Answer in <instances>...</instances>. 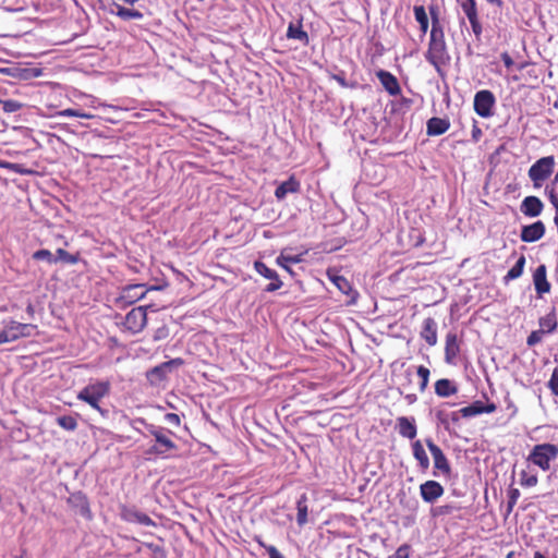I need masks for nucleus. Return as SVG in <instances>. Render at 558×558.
Returning <instances> with one entry per match:
<instances>
[{
  "instance_id": "44",
  "label": "nucleus",
  "mask_w": 558,
  "mask_h": 558,
  "mask_svg": "<svg viewBox=\"0 0 558 558\" xmlns=\"http://www.w3.org/2000/svg\"><path fill=\"white\" fill-rule=\"evenodd\" d=\"M0 104L2 105L3 111L7 113L16 112L22 108V104L13 99L0 100Z\"/></svg>"
},
{
  "instance_id": "20",
  "label": "nucleus",
  "mask_w": 558,
  "mask_h": 558,
  "mask_svg": "<svg viewBox=\"0 0 558 558\" xmlns=\"http://www.w3.org/2000/svg\"><path fill=\"white\" fill-rule=\"evenodd\" d=\"M376 76L378 77L379 82L384 86V88L392 96H396L400 94L401 88L399 85V82L395 75H392L390 72L385 70H379L376 73Z\"/></svg>"
},
{
  "instance_id": "52",
  "label": "nucleus",
  "mask_w": 558,
  "mask_h": 558,
  "mask_svg": "<svg viewBox=\"0 0 558 558\" xmlns=\"http://www.w3.org/2000/svg\"><path fill=\"white\" fill-rule=\"evenodd\" d=\"M0 168L10 169V170H13L16 173H25V170H23L22 166L19 165V163H11V162H7V161H1L0 160Z\"/></svg>"
},
{
  "instance_id": "25",
  "label": "nucleus",
  "mask_w": 558,
  "mask_h": 558,
  "mask_svg": "<svg viewBox=\"0 0 558 558\" xmlns=\"http://www.w3.org/2000/svg\"><path fill=\"white\" fill-rule=\"evenodd\" d=\"M300 186V182L293 175H291L287 181H283L277 186L275 196L278 199H283L289 193L299 192Z\"/></svg>"
},
{
  "instance_id": "16",
  "label": "nucleus",
  "mask_w": 558,
  "mask_h": 558,
  "mask_svg": "<svg viewBox=\"0 0 558 558\" xmlns=\"http://www.w3.org/2000/svg\"><path fill=\"white\" fill-rule=\"evenodd\" d=\"M328 278L330 281L333 282V284L341 291L343 294H345L349 300L347 301V304L353 305L356 303L359 298V292L352 288L350 281L340 275H331L328 271Z\"/></svg>"
},
{
  "instance_id": "63",
  "label": "nucleus",
  "mask_w": 558,
  "mask_h": 558,
  "mask_svg": "<svg viewBox=\"0 0 558 558\" xmlns=\"http://www.w3.org/2000/svg\"><path fill=\"white\" fill-rule=\"evenodd\" d=\"M534 558H546V557L541 551H535Z\"/></svg>"
},
{
  "instance_id": "45",
  "label": "nucleus",
  "mask_w": 558,
  "mask_h": 558,
  "mask_svg": "<svg viewBox=\"0 0 558 558\" xmlns=\"http://www.w3.org/2000/svg\"><path fill=\"white\" fill-rule=\"evenodd\" d=\"M520 497L518 488H510L508 492V511L510 512Z\"/></svg>"
},
{
  "instance_id": "19",
  "label": "nucleus",
  "mask_w": 558,
  "mask_h": 558,
  "mask_svg": "<svg viewBox=\"0 0 558 558\" xmlns=\"http://www.w3.org/2000/svg\"><path fill=\"white\" fill-rule=\"evenodd\" d=\"M544 209L543 202L537 196H526L521 205L520 210L526 217H538Z\"/></svg>"
},
{
  "instance_id": "24",
  "label": "nucleus",
  "mask_w": 558,
  "mask_h": 558,
  "mask_svg": "<svg viewBox=\"0 0 558 558\" xmlns=\"http://www.w3.org/2000/svg\"><path fill=\"white\" fill-rule=\"evenodd\" d=\"M421 337L429 345H435L437 343V324L434 318L427 317L426 319H424Z\"/></svg>"
},
{
  "instance_id": "51",
  "label": "nucleus",
  "mask_w": 558,
  "mask_h": 558,
  "mask_svg": "<svg viewBox=\"0 0 558 558\" xmlns=\"http://www.w3.org/2000/svg\"><path fill=\"white\" fill-rule=\"evenodd\" d=\"M471 27H472V32L474 34V37H475L476 41L481 43L482 41V35H483V25H482L481 21L472 23Z\"/></svg>"
},
{
  "instance_id": "3",
  "label": "nucleus",
  "mask_w": 558,
  "mask_h": 558,
  "mask_svg": "<svg viewBox=\"0 0 558 558\" xmlns=\"http://www.w3.org/2000/svg\"><path fill=\"white\" fill-rule=\"evenodd\" d=\"M110 392V383L109 381H96L90 383L86 387H84L78 393L77 399L86 402L93 409L97 410L101 416L108 417L109 410L102 409L100 407V400L109 395Z\"/></svg>"
},
{
  "instance_id": "12",
  "label": "nucleus",
  "mask_w": 558,
  "mask_h": 558,
  "mask_svg": "<svg viewBox=\"0 0 558 558\" xmlns=\"http://www.w3.org/2000/svg\"><path fill=\"white\" fill-rule=\"evenodd\" d=\"M68 504L75 511V513L82 515L86 520L93 519L89 500L83 492L78 490L70 494Z\"/></svg>"
},
{
  "instance_id": "61",
  "label": "nucleus",
  "mask_w": 558,
  "mask_h": 558,
  "mask_svg": "<svg viewBox=\"0 0 558 558\" xmlns=\"http://www.w3.org/2000/svg\"><path fill=\"white\" fill-rule=\"evenodd\" d=\"M486 1L489 2L490 4L497 5L498 8H501L504 5L502 0H486Z\"/></svg>"
},
{
  "instance_id": "28",
  "label": "nucleus",
  "mask_w": 558,
  "mask_h": 558,
  "mask_svg": "<svg viewBox=\"0 0 558 558\" xmlns=\"http://www.w3.org/2000/svg\"><path fill=\"white\" fill-rule=\"evenodd\" d=\"M287 37L289 39H296L301 41L303 45H308L310 41L308 34L305 31H303L301 21H299L298 24H289L287 29Z\"/></svg>"
},
{
  "instance_id": "18",
  "label": "nucleus",
  "mask_w": 558,
  "mask_h": 558,
  "mask_svg": "<svg viewBox=\"0 0 558 558\" xmlns=\"http://www.w3.org/2000/svg\"><path fill=\"white\" fill-rule=\"evenodd\" d=\"M533 283L538 298L550 291V283L547 280V269L544 264L539 265L533 272Z\"/></svg>"
},
{
  "instance_id": "42",
  "label": "nucleus",
  "mask_w": 558,
  "mask_h": 558,
  "mask_svg": "<svg viewBox=\"0 0 558 558\" xmlns=\"http://www.w3.org/2000/svg\"><path fill=\"white\" fill-rule=\"evenodd\" d=\"M36 260H46L48 264H56L54 255L49 250H38L33 254Z\"/></svg>"
},
{
  "instance_id": "32",
  "label": "nucleus",
  "mask_w": 558,
  "mask_h": 558,
  "mask_svg": "<svg viewBox=\"0 0 558 558\" xmlns=\"http://www.w3.org/2000/svg\"><path fill=\"white\" fill-rule=\"evenodd\" d=\"M301 260H302L301 255H291V254H286L284 252H282L277 257V264L279 266H281L282 268H284L287 271H289L291 275H293V270L290 267L291 264H298Z\"/></svg>"
},
{
  "instance_id": "56",
  "label": "nucleus",
  "mask_w": 558,
  "mask_h": 558,
  "mask_svg": "<svg viewBox=\"0 0 558 558\" xmlns=\"http://www.w3.org/2000/svg\"><path fill=\"white\" fill-rule=\"evenodd\" d=\"M331 78L335 80L336 82H338L342 87L349 86L343 74H332Z\"/></svg>"
},
{
  "instance_id": "13",
  "label": "nucleus",
  "mask_w": 558,
  "mask_h": 558,
  "mask_svg": "<svg viewBox=\"0 0 558 558\" xmlns=\"http://www.w3.org/2000/svg\"><path fill=\"white\" fill-rule=\"evenodd\" d=\"M444 493L442 485L434 480H428L420 485V495L426 504H435Z\"/></svg>"
},
{
  "instance_id": "53",
  "label": "nucleus",
  "mask_w": 558,
  "mask_h": 558,
  "mask_svg": "<svg viewBox=\"0 0 558 558\" xmlns=\"http://www.w3.org/2000/svg\"><path fill=\"white\" fill-rule=\"evenodd\" d=\"M165 421L173 426H179L181 423L180 416L175 413H167Z\"/></svg>"
},
{
  "instance_id": "38",
  "label": "nucleus",
  "mask_w": 558,
  "mask_h": 558,
  "mask_svg": "<svg viewBox=\"0 0 558 558\" xmlns=\"http://www.w3.org/2000/svg\"><path fill=\"white\" fill-rule=\"evenodd\" d=\"M54 255L56 263L61 262L64 264H76L78 258L75 255L70 254L63 248H58Z\"/></svg>"
},
{
  "instance_id": "59",
  "label": "nucleus",
  "mask_w": 558,
  "mask_h": 558,
  "mask_svg": "<svg viewBox=\"0 0 558 558\" xmlns=\"http://www.w3.org/2000/svg\"><path fill=\"white\" fill-rule=\"evenodd\" d=\"M465 15H466V17H468V20H469L470 24H472V23H475V22L480 21V17H478V13H477V11H476V12H473V13L465 14Z\"/></svg>"
},
{
  "instance_id": "7",
  "label": "nucleus",
  "mask_w": 558,
  "mask_h": 558,
  "mask_svg": "<svg viewBox=\"0 0 558 558\" xmlns=\"http://www.w3.org/2000/svg\"><path fill=\"white\" fill-rule=\"evenodd\" d=\"M35 329V325L12 320L5 326L4 330L0 332V344L15 341L22 337H29Z\"/></svg>"
},
{
  "instance_id": "43",
  "label": "nucleus",
  "mask_w": 558,
  "mask_h": 558,
  "mask_svg": "<svg viewBox=\"0 0 558 558\" xmlns=\"http://www.w3.org/2000/svg\"><path fill=\"white\" fill-rule=\"evenodd\" d=\"M58 117H76L83 119H90L93 116L75 109H64L56 113Z\"/></svg>"
},
{
  "instance_id": "6",
  "label": "nucleus",
  "mask_w": 558,
  "mask_h": 558,
  "mask_svg": "<svg viewBox=\"0 0 558 558\" xmlns=\"http://www.w3.org/2000/svg\"><path fill=\"white\" fill-rule=\"evenodd\" d=\"M425 444L430 451V454L434 460V476H445L446 478H449L451 476L452 470L451 465L449 463V460L442 452L439 446H437L432 438H426Z\"/></svg>"
},
{
  "instance_id": "5",
  "label": "nucleus",
  "mask_w": 558,
  "mask_h": 558,
  "mask_svg": "<svg viewBox=\"0 0 558 558\" xmlns=\"http://www.w3.org/2000/svg\"><path fill=\"white\" fill-rule=\"evenodd\" d=\"M554 167V156L542 157L530 167L529 178L533 182L534 187L542 186L543 182L551 175Z\"/></svg>"
},
{
  "instance_id": "36",
  "label": "nucleus",
  "mask_w": 558,
  "mask_h": 558,
  "mask_svg": "<svg viewBox=\"0 0 558 558\" xmlns=\"http://www.w3.org/2000/svg\"><path fill=\"white\" fill-rule=\"evenodd\" d=\"M461 416L472 417L483 413L482 401H474L468 407L460 409Z\"/></svg>"
},
{
  "instance_id": "11",
  "label": "nucleus",
  "mask_w": 558,
  "mask_h": 558,
  "mask_svg": "<svg viewBox=\"0 0 558 558\" xmlns=\"http://www.w3.org/2000/svg\"><path fill=\"white\" fill-rule=\"evenodd\" d=\"M182 364L183 361L181 359H173L168 362H163L147 372V380L151 385L157 386L167 379L168 374L173 369L174 366H180Z\"/></svg>"
},
{
  "instance_id": "40",
  "label": "nucleus",
  "mask_w": 558,
  "mask_h": 558,
  "mask_svg": "<svg viewBox=\"0 0 558 558\" xmlns=\"http://www.w3.org/2000/svg\"><path fill=\"white\" fill-rule=\"evenodd\" d=\"M459 509L460 508L453 504L441 505L433 509V515H449Z\"/></svg>"
},
{
  "instance_id": "37",
  "label": "nucleus",
  "mask_w": 558,
  "mask_h": 558,
  "mask_svg": "<svg viewBox=\"0 0 558 558\" xmlns=\"http://www.w3.org/2000/svg\"><path fill=\"white\" fill-rule=\"evenodd\" d=\"M57 423L60 427L65 430H75L77 427V421L72 415H62L57 417Z\"/></svg>"
},
{
  "instance_id": "8",
  "label": "nucleus",
  "mask_w": 558,
  "mask_h": 558,
  "mask_svg": "<svg viewBox=\"0 0 558 558\" xmlns=\"http://www.w3.org/2000/svg\"><path fill=\"white\" fill-rule=\"evenodd\" d=\"M147 308L148 306H137L125 315L123 325L130 332L138 333L145 328L147 324Z\"/></svg>"
},
{
  "instance_id": "30",
  "label": "nucleus",
  "mask_w": 558,
  "mask_h": 558,
  "mask_svg": "<svg viewBox=\"0 0 558 558\" xmlns=\"http://www.w3.org/2000/svg\"><path fill=\"white\" fill-rule=\"evenodd\" d=\"M541 330L543 332L551 333L557 328V316H556V310L551 308V311L546 314L545 316L541 317L538 320Z\"/></svg>"
},
{
  "instance_id": "55",
  "label": "nucleus",
  "mask_w": 558,
  "mask_h": 558,
  "mask_svg": "<svg viewBox=\"0 0 558 558\" xmlns=\"http://www.w3.org/2000/svg\"><path fill=\"white\" fill-rule=\"evenodd\" d=\"M501 60L507 69H510L513 65V59L508 52L501 53Z\"/></svg>"
},
{
  "instance_id": "33",
  "label": "nucleus",
  "mask_w": 558,
  "mask_h": 558,
  "mask_svg": "<svg viewBox=\"0 0 558 558\" xmlns=\"http://www.w3.org/2000/svg\"><path fill=\"white\" fill-rule=\"evenodd\" d=\"M524 266H525V257H524V255H521L518 258L517 263L511 267V269L505 276V278H504L505 282L507 283L510 280H514V279L521 277V275L523 274Z\"/></svg>"
},
{
  "instance_id": "23",
  "label": "nucleus",
  "mask_w": 558,
  "mask_h": 558,
  "mask_svg": "<svg viewBox=\"0 0 558 558\" xmlns=\"http://www.w3.org/2000/svg\"><path fill=\"white\" fill-rule=\"evenodd\" d=\"M460 352V345L458 342L457 333L448 332L446 336V345H445V360L447 363L452 364L454 359L458 356Z\"/></svg>"
},
{
  "instance_id": "58",
  "label": "nucleus",
  "mask_w": 558,
  "mask_h": 558,
  "mask_svg": "<svg viewBox=\"0 0 558 558\" xmlns=\"http://www.w3.org/2000/svg\"><path fill=\"white\" fill-rule=\"evenodd\" d=\"M482 410H483V413H493L496 411V404L493 402H489L487 404L482 403Z\"/></svg>"
},
{
  "instance_id": "22",
  "label": "nucleus",
  "mask_w": 558,
  "mask_h": 558,
  "mask_svg": "<svg viewBox=\"0 0 558 558\" xmlns=\"http://www.w3.org/2000/svg\"><path fill=\"white\" fill-rule=\"evenodd\" d=\"M450 128L448 119L433 117L426 123V132L428 136H438L446 133Z\"/></svg>"
},
{
  "instance_id": "34",
  "label": "nucleus",
  "mask_w": 558,
  "mask_h": 558,
  "mask_svg": "<svg viewBox=\"0 0 558 558\" xmlns=\"http://www.w3.org/2000/svg\"><path fill=\"white\" fill-rule=\"evenodd\" d=\"M307 497L306 495H302L296 502L298 515L296 522L300 526L304 525L307 522Z\"/></svg>"
},
{
  "instance_id": "9",
  "label": "nucleus",
  "mask_w": 558,
  "mask_h": 558,
  "mask_svg": "<svg viewBox=\"0 0 558 558\" xmlns=\"http://www.w3.org/2000/svg\"><path fill=\"white\" fill-rule=\"evenodd\" d=\"M414 372L412 368H407L403 372L395 375V383L400 395L404 397L408 404H413L417 400L415 392H411L413 384Z\"/></svg>"
},
{
  "instance_id": "49",
  "label": "nucleus",
  "mask_w": 558,
  "mask_h": 558,
  "mask_svg": "<svg viewBox=\"0 0 558 558\" xmlns=\"http://www.w3.org/2000/svg\"><path fill=\"white\" fill-rule=\"evenodd\" d=\"M461 8L464 14L473 13L477 11L475 0H462Z\"/></svg>"
},
{
  "instance_id": "29",
  "label": "nucleus",
  "mask_w": 558,
  "mask_h": 558,
  "mask_svg": "<svg viewBox=\"0 0 558 558\" xmlns=\"http://www.w3.org/2000/svg\"><path fill=\"white\" fill-rule=\"evenodd\" d=\"M457 386L447 378L439 379L435 384V392L438 397L447 398L457 393Z\"/></svg>"
},
{
  "instance_id": "48",
  "label": "nucleus",
  "mask_w": 558,
  "mask_h": 558,
  "mask_svg": "<svg viewBox=\"0 0 558 558\" xmlns=\"http://www.w3.org/2000/svg\"><path fill=\"white\" fill-rule=\"evenodd\" d=\"M258 544L266 549L269 558H284L275 546L266 545L262 541H258Z\"/></svg>"
},
{
  "instance_id": "41",
  "label": "nucleus",
  "mask_w": 558,
  "mask_h": 558,
  "mask_svg": "<svg viewBox=\"0 0 558 558\" xmlns=\"http://www.w3.org/2000/svg\"><path fill=\"white\" fill-rule=\"evenodd\" d=\"M416 374L421 378L420 391L423 392V391H425V389L428 385V379H429V374H430L429 369L427 367L421 365L417 367Z\"/></svg>"
},
{
  "instance_id": "50",
  "label": "nucleus",
  "mask_w": 558,
  "mask_h": 558,
  "mask_svg": "<svg viewBox=\"0 0 558 558\" xmlns=\"http://www.w3.org/2000/svg\"><path fill=\"white\" fill-rule=\"evenodd\" d=\"M545 193L548 195L549 202L555 207V210L558 209V194L556 193L554 187H549L548 185L545 187Z\"/></svg>"
},
{
  "instance_id": "10",
  "label": "nucleus",
  "mask_w": 558,
  "mask_h": 558,
  "mask_svg": "<svg viewBox=\"0 0 558 558\" xmlns=\"http://www.w3.org/2000/svg\"><path fill=\"white\" fill-rule=\"evenodd\" d=\"M495 102V96L490 90H480L474 96V110L480 117L489 118L493 116Z\"/></svg>"
},
{
  "instance_id": "64",
  "label": "nucleus",
  "mask_w": 558,
  "mask_h": 558,
  "mask_svg": "<svg viewBox=\"0 0 558 558\" xmlns=\"http://www.w3.org/2000/svg\"><path fill=\"white\" fill-rule=\"evenodd\" d=\"M147 547L153 549L154 551L158 550L159 547L158 546H155L154 544H147Z\"/></svg>"
},
{
  "instance_id": "47",
  "label": "nucleus",
  "mask_w": 558,
  "mask_h": 558,
  "mask_svg": "<svg viewBox=\"0 0 558 558\" xmlns=\"http://www.w3.org/2000/svg\"><path fill=\"white\" fill-rule=\"evenodd\" d=\"M543 333L544 332L542 330L532 331L526 339V344L529 347H534L535 344L539 343L542 341Z\"/></svg>"
},
{
  "instance_id": "2",
  "label": "nucleus",
  "mask_w": 558,
  "mask_h": 558,
  "mask_svg": "<svg viewBox=\"0 0 558 558\" xmlns=\"http://www.w3.org/2000/svg\"><path fill=\"white\" fill-rule=\"evenodd\" d=\"M140 424L144 426L149 435L155 438V444L145 450V456L147 459L153 457H168L169 452L175 450L178 447L175 442L169 437L172 433L163 427L156 426L154 424L147 423L145 418L137 417L131 422V426L142 433L136 425Z\"/></svg>"
},
{
  "instance_id": "4",
  "label": "nucleus",
  "mask_w": 558,
  "mask_h": 558,
  "mask_svg": "<svg viewBox=\"0 0 558 558\" xmlns=\"http://www.w3.org/2000/svg\"><path fill=\"white\" fill-rule=\"evenodd\" d=\"M558 459V445L543 442L533 446L526 461L542 471L547 472L551 464Z\"/></svg>"
},
{
  "instance_id": "26",
  "label": "nucleus",
  "mask_w": 558,
  "mask_h": 558,
  "mask_svg": "<svg viewBox=\"0 0 558 558\" xmlns=\"http://www.w3.org/2000/svg\"><path fill=\"white\" fill-rule=\"evenodd\" d=\"M412 452L413 457L418 463L421 471L426 472L429 468V459L423 447L421 440H415L412 442Z\"/></svg>"
},
{
  "instance_id": "54",
  "label": "nucleus",
  "mask_w": 558,
  "mask_h": 558,
  "mask_svg": "<svg viewBox=\"0 0 558 558\" xmlns=\"http://www.w3.org/2000/svg\"><path fill=\"white\" fill-rule=\"evenodd\" d=\"M409 555H410V546H408V545L400 546L395 554L396 558H409Z\"/></svg>"
},
{
  "instance_id": "31",
  "label": "nucleus",
  "mask_w": 558,
  "mask_h": 558,
  "mask_svg": "<svg viewBox=\"0 0 558 558\" xmlns=\"http://www.w3.org/2000/svg\"><path fill=\"white\" fill-rule=\"evenodd\" d=\"M112 13L120 16L124 21L142 20L143 19L142 12L134 10V9L124 8L120 4H114V10H112Z\"/></svg>"
},
{
  "instance_id": "14",
  "label": "nucleus",
  "mask_w": 558,
  "mask_h": 558,
  "mask_svg": "<svg viewBox=\"0 0 558 558\" xmlns=\"http://www.w3.org/2000/svg\"><path fill=\"white\" fill-rule=\"evenodd\" d=\"M254 269L264 278L271 280L264 291L275 292L282 287V281L279 279L278 274L274 269H270L265 263L256 260L254 263Z\"/></svg>"
},
{
  "instance_id": "60",
  "label": "nucleus",
  "mask_w": 558,
  "mask_h": 558,
  "mask_svg": "<svg viewBox=\"0 0 558 558\" xmlns=\"http://www.w3.org/2000/svg\"><path fill=\"white\" fill-rule=\"evenodd\" d=\"M460 415H461V413H460V410H459V411H457V412H452V413L450 414V418H451V421H452V422L457 423V422L459 421V416H460Z\"/></svg>"
},
{
  "instance_id": "62",
  "label": "nucleus",
  "mask_w": 558,
  "mask_h": 558,
  "mask_svg": "<svg viewBox=\"0 0 558 558\" xmlns=\"http://www.w3.org/2000/svg\"><path fill=\"white\" fill-rule=\"evenodd\" d=\"M481 134V130L477 128V126H474V130H473V137L476 140L477 138V135Z\"/></svg>"
},
{
  "instance_id": "46",
  "label": "nucleus",
  "mask_w": 558,
  "mask_h": 558,
  "mask_svg": "<svg viewBox=\"0 0 558 558\" xmlns=\"http://www.w3.org/2000/svg\"><path fill=\"white\" fill-rule=\"evenodd\" d=\"M548 388L555 396H558V367L553 371L551 377L548 381Z\"/></svg>"
},
{
  "instance_id": "57",
  "label": "nucleus",
  "mask_w": 558,
  "mask_h": 558,
  "mask_svg": "<svg viewBox=\"0 0 558 558\" xmlns=\"http://www.w3.org/2000/svg\"><path fill=\"white\" fill-rule=\"evenodd\" d=\"M437 418L445 426V428L448 429V414L439 411L437 412Z\"/></svg>"
},
{
  "instance_id": "27",
  "label": "nucleus",
  "mask_w": 558,
  "mask_h": 558,
  "mask_svg": "<svg viewBox=\"0 0 558 558\" xmlns=\"http://www.w3.org/2000/svg\"><path fill=\"white\" fill-rule=\"evenodd\" d=\"M148 289H145L144 284H132L123 290L122 299L129 303H134L143 299Z\"/></svg>"
},
{
  "instance_id": "1",
  "label": "nucleus",
  "mask_w": 558,
  "mask_h": 558,
  "mask_svg": "<svg viewBox=\"0 0 558 558\" xmlns=\"http://www.w3.org/2000/svg\"><path fill=\"white\" fill-rule=\"evenodd\" d=\"M429 13L432 17V29L425 59L434 65L438 72H440L441 66L449 61L450 57L447 50L445 33L438 17L437 8L430 7Z\"/></svg>"
},
{
  "instance_id": "17",
  "label": "nucleus",
  "mask_w": 558,
  "mask_h": 558,
  "mask_svg": "<svg viewBox=\"0 0 558 558\" xmlns=\"http://www.w3.org/2000/svg\"><path fill=\"white\" fill-rule=\"evenodd\" d=\"M546 227L543 221L537 220L531 225L523 226L520 239L526 243H533L542 239L545 234Z\"/></svg>"
},
{
  "instance_id": "39",
  "label": "nucleus",
  "mask_w": 558,
  "mask_h": 558,
  "mask_svg": "<svg viewBox=\"0 0 558 558\" xmlns=\"http://www.w3.org/2000/svg\"><path fill=\"white\" fill-rule=\"evenodd\" d=\"M538 483V477L536 474H530L525 470L520 473V484L523 487H534Z\"/></svg>"
},
{
  "instance_id": "35",
  "label": "nucleus",
  "mask_w": 558,
  "mask_h": 558,
  "mask_svg": "<svg viewBox=\"0 0 558 558\" xmlns=\"http://www.w3.org/2000/svg\"><path fill=\"white\" fill-rule=\"evenodd\" d=\"M414 16L417 23L420 24V29L423 34H425L428 29V16L423 5H415Z\"/></svg>"
},
{
  "instance_id": "21",
  "label": "nucleus",
  "mask_w": 558,
  "mask_h": 558,
  "mask_svg": "<svg viewBox=\"0 0 558 558\" xmlns=\"http://www.w3.org/2000/svg\"><path fill=\"white\" fill-rule=\"evenodd\" d=\"M398 433L405 438L414 439L417 434L414 417L400 416L397 418Z\"/></svg>"
},
{
  "instance_id": "15",
  "label": "nucleus",
  "mask_w": 558,
  "mask_h": 558,
  "mask_svg": "<svg viewBox=\"0 0 558 558\" xmlns=\"http://www.w3.org/2000/svg\"><path fill=\"white\" fill-rule=\"evenodd\" d=\"M121 518L122 520L131 523H138L145 526H156L155 521H153L146 513L137 510L135 507H122L121 509Z\"/></svg>"
}]
</instances>
